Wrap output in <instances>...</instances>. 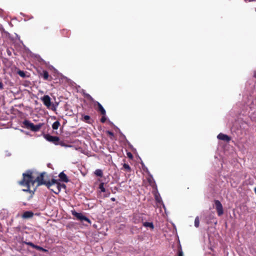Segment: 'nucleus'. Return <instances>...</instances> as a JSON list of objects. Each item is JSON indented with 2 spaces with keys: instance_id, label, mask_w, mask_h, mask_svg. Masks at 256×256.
<instances>
[{
  "instance_id": "9b49d317",
  "label": "nucleus",
  "mask_w": 256,
  "mask_h": 256,
  "mask_svg": "<svg viewBox=\"0 0 256 256\" xmlns=\"http://www.w3.org/2000/svg\"><path fill=\"white\" fill-rule=\"evenodd\" d=\"M34 216V213L31 211H26L24 212L22 217L23 218L26 219L32 218Z\"/></svg>"
},
{
  "instance_id": "412c9836",
  "label": "nucleus",
  "mask_w": 256,
  "mask_h": 256,
  "mask_svg": "<svg viewBox=\"0 0 256 256\" xmlns=\"http://www.w3.org/2000/svg\"><path fill=\"white\" fill-rule=\"evenodd\" d=\"M18 75L20 76L22 78H25L26 77V74H25L24 72V71H22V70H18Z\"/></svg>"
},
{
  "instance_id": "c85d7f7f",
  "label": "nucleus",
  "mask_w": 256,
  "mask_h": 256,
  "mask_svg": "<svg viewBox=\"0 0 256 256\" xmlns=\"http://www.w3.org/2000/svg\"><path fill=\"white\" fill-rule=\"evenodd\" d=\"M86 97L88 99V100H93L92 98L89 94H86Z\"/></svg>"
},
{
  "instance_id": "b1692460",
  "label": "nucleus",
  "mask_w": 256,
  "mask_h": 256,
  "mask_svg": "<svg viewBox=\"0 0 256 256\" xmlns=\"http://www.w3.org/2000/svg\"><path fill=\"white\" fill-rule=\"evenodd\" d=\"M57 183L60 185V186L58 187L60 189V191L62 188H64V189L66 188V186L64 184H61L58 180Z\"/></svg>"
},
{
  "instance_id": "f03ea898",
  "label": "nucleus",
  "mask_w": 256,
  "mask_h": 256,
  "mask_svg": "<svg viewBox=\"0 0 256 256\" xmlns=\"http://www.w3.org/2000/svg\"><path fill=\"white\" fill-rule=\"evenodd\" d=\"M22 127L28 130H30L32 132H37L40 130V129L44 126V124L38 123V124L35 125L30 120H25L22 122Z\"/></svg>"
},
{
  "instance_id": "a211bd4d",
  "label": "nucleus",
  "mask_w": 256,
  "mask_h": 256,
  "mask_svg": "<svg viewBox=\"0 0 256 256\" xmlns=\"http://www.w3.org/2000/svg\"><path fill=\"white\" fill-rule=\"evenodd\" d=\"M34 248H36V250H38L42 251L43 252H46L48 251L46 250L44 248H42L40 246H37V245L35 246V247Z\"/></svg>"
},
{
  "instance_id": "4468645a",
  "label": "nucleus",
  "mask_w": 256,
  "mask_h": 256,
  "mask_svg": "<svg viewBox=\"0 0 256 256\" xmlns=\"http://www.w3.org/2000/svg\"><path fill=\"white\" fill-rule=\"evenodd\" d=\"M143 226L145 227H149L152 230L154 228V226L152 222H144L143 223Z\"/></svg>"
},
{
  "instance_id": "393cba45",
  "label": "nucleus",
  "mask_w": 256,
  "mask_h": 256,
  "mask_svg": "<svg viewBox=\"0 0 256 256\" xmlns=\"http://www.w3.org/2000/svg\"><path fill=\"white\" fill-rule=\"evenodd\" d=\"M24 243L25 244H26L27 245H28V246H32L33 248H34L35 246H36L32 242H24Z\"/></svg>"
},
{
  "instance_id": "dca6fc26",
  "label": "nucleus",
  "mask_w": 256,
  "mask_h": 256,
  "mask_svg": "<svg viewBox=\"0 0 256 256\" xmlns=\"http://www.w3.org/2000/svg\"><path fill=\"white\" fill-rule=\"evenodd\" d=\"M60 126V123L58 121H56L52 125V128L54 130H57Z\"/></svg>"
},
{
  "instance_id": "7ed1b4c3",
  "label": "nucleus",
  "mask_w": 256,
  "mask_h": 256,
  "mask_svg": "<svg viewBox=\"0 0 256 256\" xmlns=\"http://www.w3.org/2000/svg\"><path fill=\"white\" fill-rule=\"evenodd\" d=\"M60 186V185L57 183V180L52 179L50 182L48 181V182L46 186L54 194H58L60 193V189L58 188Z\"/></svg>"
},
{
  "instance_id": "20e7f679",
  "label": "nucleus",
  "mask_w": 256,
  "mask_h": 256,
  "mask_svg": "<svg viewBox=\"0 0 256 256\" xmlns=\"http://www.w3.org/2000/svg\"><path fill=\"white\" fill-rule=\"evenodd\" d=\"M44 136L48 141L52 142L56 145L60 144L62 146H64L63 142H60V138L58 136H52L50 135L49 134H46Z\"/></svg>"
},
{
  "instance_id": "423d86ee",
  "label": "nucleus",
  "mask_w": 256,
  "mask_h": 256,
  "mask_svg": "<svg viewBox=\"0 0 256 256\" xmlns=\"http://www.w3.org/2000/svg\"><path fill=\"white\" fill-rule=\"evenodd\" d=\"M72 214L77 219L81 221H85L90 223V220L82 213L77 212H72Z\"/></svg>"
},
{
  "instance_id": "473e14b6",
  "label": "nucleus",
  "mask_w": 256,
  "mask_h": 256,
  "mask_svg": "<svg viewBox=\"0 0 256 256\" xmlns=\"http://www.w3.org/2000/svg\"><path fill=\"white\" fill-rule=\"evenodd\" d=\"M8 54L9 55H10V52H8Z\"/></svg>"
},
{
  "instance_id": "2f4dec72",
  "label": "nucleus",
  "mask_w": 256,
  "mask_h": 256,
  "mask_svg": "<svg viewBox=\"0 0 256 256\" xmlns=\"http://www.w3.org/2000/svg\"><path fill=\"white\" fill-rule=\"evenodd\" d=\"M111 200H112V201H114V200H115V198H111Z\"/></svg>"
},
{
  "instance_id": "39448f33",
  "label": "nucleus",
  "mask_w": 256,
  "mask_h": 256,
  "mask_svg": "<svg viewBox=\"0 0 256 256\" xmlns=\"http://www.w3.org/2000/svg\"><path fill=\"white\" fill-rule=\"evenodd\" d=\"M214 202L218 216H222L224 214V210L222 204L218 200H214Z\"/></svg>"
},
{
  "instance_id": "5701e85b",
  "label": "nucleus",
  "mask_w": 256,
  "mask_h": 256,
  "mask_svg": "<svg viewBox=\"0 0 256 256\" xmlns=\"http://www.w3.org/2000/svg\"><path fill=\"white\" fill-rule=\"evenodd\" d=\"M99 188L100 190L102 192H106V189H105V188H104V183H101L100 184Z\"/></svg>"
},
{
  "instance_id": "a878e982",
  "label": "nucleus",
  "mask_w": 256,
  "mask_h": 256,
  "mask_svg": "<svg viewBox=\"0 0 256 256\" xmlns=\"http://www.w3.org/2000/svg\"><path fill=\"white\" fill-rule=\"evenodd\" d=\"M106 118L105 116H102V118H101V119H100V122H101L102 123H104V122H106Z\"/></svg>"
},
{
  "instance_id": "f257e3e1",
  "label": "nucleus",
  "mask_w": 256,
  "mask_h": 256,
  "mask_svg": "<svg viewBox=\"0 0 256 256\" xmlns=\"http://www.w3.org/2000/svg\"><path fill=\"white\" fill-rule=\"evenodd\" d=\"M45 174V172L41 173L40 176H37L36 180H34L32 176V172L28 170L26 173H24L22 174L23 178L22 180L19 181L18 183L21 186H26V189L22 190L23 191L30 192V193L32 192V194H34L36 188H34V190H30V188L31 186H34L36 182H38V186L43 184L46 186L48 184V182H46L44 179Z\"/></svg>"
},
{
  "instance_id": "f8f14e48",
  "label": "nucleus",
  "mask_w": 256,
  "mask_h": 256,
  "mask_svg": "<svg viewBox=\"0 0 256 256\" xmlns=\"http://www.w3.org/2000/svg\"><path fill=\"white\" fill-rule=\"evenodd\" d=\"M96 104L98 106V110L99 111L102 116H106V112L102 105L98 102H96Z\"/></svg>"
},
{
  "instance_id": "f3484780",
  "label": "nucleus",
  "mask_w": 256,
  "mask_h": 256,
  "mask_svg": "<svg viewBox=\"0 0 256 256\" xmlns=\"http://www.w3.org/2000/svg\"><path fill=\"white\" fill-rule=\"evenodd\" d=\"M94 174L97 176H100V177H102V174H103L102 170H100V169L96 170H95Z\"/></svg>"
},
{
  "instance_id": "9d476101",
  "label": "nucleus",
  "mask_w": 256,
  "mask_h": 256,
  "mask_svg": "<svg viewBox=\"0 0 256 256\" xmlns=\"http://www.w3.org/2000/svg\"><path fill=\"white\" fill-rule=\"evenodd\" d=\"M58 176L60 180L63 182H68L69 181L67 176L63 172L59 174Z\"/></svg>"
},
{
  "instance_id": "aec40b11",
  "label": "nucleus",
  "mask_w": 256,
  "mask_h": 256,
  "mask_svg": "<svg viewBox=\"0 0 256 256\" xmlns=\"http://www.w3.org/2000/svg\"><path fill=\"white\" fill-rule=\"evenodd\" d=\"M178 256H184L182 248L180 246L178 248Z\"/></svg>"
},
{
  "instance_id": "c756f323",
  "label": "nucleus",
  "mask_w": 256,
  "mask_h": 256,
  "mask_svg": "<svg viewBox=\"0 0 256 256\" xmlns=\"http://www.w3.org/2000/svg\"><path fill=\"white\" fill-rule=\"evenodd\" d=\"M4 89V84L2 82L0 81V90Z\"/></svg>"
},
{
  "instance_id": "ddd939ff",
  "label": "nucleus",
  "mask_w": 256,
  "mask_h": 256,
  "mask_svg": "<svg viewBox=\"0 0 256 256\" xmlns=\"http://www.w3.org/2000/svg\"><path fill=\"white\" fill-rule=\"evenodd\" d=\"M82 120L84 122H85L86 123L90 124V122H89V120L90 119V118L89 116L87 115H82Z\"/></svg>"
},
{
  "instance_id": "6ab92c4d",
  "label": "nucleus",
  "mask_w": 256,
  "mask_h": 256,
  "mask_svg": "<svg viewBox=\"0 0 256 256\" xmlns=\"http://www.w3.org/2000/svg\"><path fill=\"white\" fill-rule=\"evenodd\" d=\"M200 226V218L198 216H196L194 220V226L198 228Z\"/></svg>"
},
{
  "instance_id": "0eeeda50",
  "label": "nucleus",
  "mask_w": 256,
  "mask_h": 256,
  "mask_svg": "<svg viewBox=\"0 0 256 256\" xmlns=\"http://www.w3.org/2000/svg\"><path fill=\"white\" fill-rule=\"evenodd\" d=\"M39 76L45 80L51 81L52 78L49 75L48 72L45 70L40 71L38 72Z\"/></svg>"
},
{
  "instance_id": "cd10ccee",
  "label": "nucleus",
  "mask_w": 256,
  "mask_h": 256,
  "mask_svg": "<svg viewBox=\"0 0 256 256\" xmlns=\"http://www.w3.org/2000/svg\"><path fill=\"white\" fill-rule=\"evenodd\" d=\"M127 156L130 158H133V156H132V154L130 153V152H128L127 153Z\"/></svg>"
},
{
  "instance_id": "72a5a7b5",
  "label": "nucleus",
  "mask_w": 256,
  "mask_h": 256,
  "mask_svg": "<svg viewBox=\"0 0 256 256\" xmlns=\"http://www.w3.org/2000/svg\"><path fill=\"white\" fill-rule=\"evenodd\" d=\"M246 1L247 0H245ZM250 2L251 1V0H248Z\"/></svg>"
},
{
  "instance_id": "4be33fe9",
  "label": "nucleus",
  "mask_w": 256,
  "mask_h": 256,
  "mask_svg": "<svg viewBox=\"0 0 256 256\" xmlns=\"http://www.w3.org/2000/svg\"><path fill=\"white\" fill-rule=\"evenodd\" d=\"M106 133L108 136H110V137L111 139H113V138L114 137V132H112L110 131V130H108V131L106 132Z\"/></svg>"
},
{
  "instance_id": "1a4fd4ad",
  "label": "nucleus",
  "mask_w": 256,
  "mask_h": 256,
  "mask_svg": "<svg viewBox=\"0 0 256 256\" xmlns=\"http://www.w3.org/2000/svg\"><path fill=\"white\" fill-rule=\"evenodd\" d=\"M42 100L44 104L47 107L49 108L51 105L50 98L48 95L44 96Z\"/></svg>"
},
{
  "instance_id": "2eb2a0df",
  "label": "nucleus",
  "mask_w": 256,
  "mask_h": 256,
  "mask_svg": "<svg viewBox=\"0 0 256 256\" xmlns=\"http://www.w3.org/2000/svg\"><path fill=\"white\" fill-rule=\"evenodd\" d=\"M123 168L124 169L128 172H130L131 170H132V168H131L130 167V166L128 164H123Z\"/></svg>"
},
{
  "instance_id": "6e6552de",
  "label": "nucleus",
  "mask_w": 256,
  "mask_h": 256,
  "mask_svg": "<svg viewBox=\"0 0 256 256\" xmlns=\"http://www.w3.org/2000/svg\"><path fill=\"white\" fill-rule=\"evenodd\" d=\"M217 138L218 139L227 142H228L231 140V138L230 136L222 133L219 134L218 135Z\"/></svg>"
},
{
  "instance_id": "bb28decb",
  "label": "nucleus",
  "mask_w": 256,
  "mask_h": 256,
  "mask_svg": "<svg viewBox=\"0 0 256 256\" xmlns=\"http://www.w3.org/2000/svg\"><path fill=\"white\" fill-rule=\"evenodd\" d=\"M155 199L158 202H161L160 198H159L158 196H155Z\"/></svg>"
},
{
  "instance_id": "7c9ffc66",
  "label": "nucleus",
  "mask_w": 256,
  "mask_h": 256,
  "mask_svg": "<svg viewBox=\"0 0 256 256\" xmlns=\"http://www.w3.org/2000/svg\"><path fill=\"white\" fill-rule=\"evenodd\" d=\"M254 77L256 79V70L254 72Z\"/></svg>"
}]
</instances>
